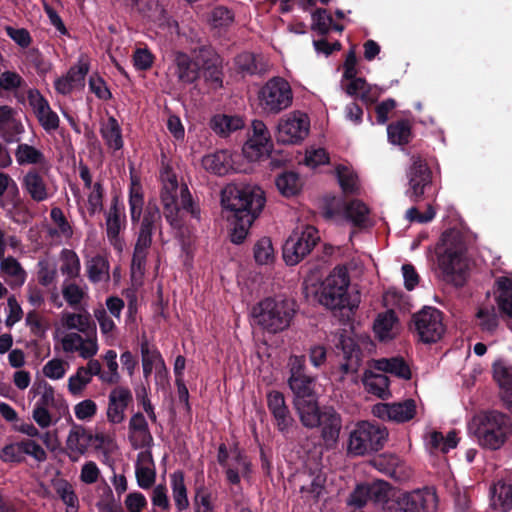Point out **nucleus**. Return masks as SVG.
I'll use <instances>...</instances> for the list:
<instances>
[{"label":"nucleus","instance_id":"obj_1","mask_svg":"<svg viewBox=\"0 0 512 512\" xmlns=\"http://www.w3.org/2000/svg\"><path fill=\"white\" fill-rule=\"evenodd\" d=\"M128 205L131 223L138 226L131 268L143 274L153 234L162 228V215L155 199H149L145 204L142 185L136 178L131 179Z\"/></svg>","mask_w":512,"mask_h":512},{"label":"nucleus","instance_id":"obj_2","mask_svg":"<svg viewBox=\"0 0 512 512\" xmlns=\"http://www.w3.org/2000/svg\"><path fill=\"white\" fill-rule=\"evenodd\" d=\"M266 203L264 191L258 186L230 185L222 191L221 204L231 225V241L241 244Z\"/></svg>","mask_w":512,"mask_h":512},{"label":"nucleus","instance_id":"obj_3","mask_svg":"<svg viewBox=\"0 0 512 512\" xmlns=\"http://www.w3.org/2000/svg\"><path fill=\"white\" fill-rule=\"evenodd\" d=\"M466 251V242L459 231L448 229L442 233L436 255L445 282L457 287L464 285L467 275Z\"/></svg>","mask_w":512,"mask_h":512},{"label":"nucleus","instance_id":"obj_4","mask_svg":"<svg viewBox=\"0 0 512 512\" xmlns=\"http://www.w3.org/2000/svg\"><path fill=\"white\" fill-rule=\"evenodd\" d=\"M470 430L481 447L494 451L503 447L512 434V420L497 410L484 411L473 417Z\"/></svg>","mask_w":512,"mask_h":512},{"label":"nucleus","instance_id":"obj_5","mask_svg":"<svg viewBox=\"0 0 512 512\" xmlns=\"http://www.w3.org/2000/svg\"><path fill=\"white\" fill-rule=\"evenodd\" d=\"M295 303L287 299L267 297L252 308L254 322L269 333L276 334L289 328L295 316Z\"/></svg>","mask_w":512,"mask_h":512},{"label":"nucleus","instance_id":"obj_6","mask_svg":"<svg viewBox=\"0 0 512 512\" xmlns=\"http://www.w3.org/2000/svg\"><path fill=\"white\" fill-rule=\"evenodd\" d=\"M349 285L350 276L347 268L336 266L321 284L320 304L331 310L348 308L353 311L358 304L350 298Z\"/></svg>","mask_w":512,"mask_h":512},{"label":"nucleus","instance_id":"obj_7","mask_svg":"<svg viewBox=\"0 0 512 512\" xmlns=\"http://www.w3.org/2000/svg\"><path fill=\"white\" fill-rule=\"evenodd\" d=\"M388 437L385 427L368 421L358 422L350 432L347 451L353 456H364L381 450Z\"/></svg>","mask_w":512,"mask_h":512},{"label":"nucleus","instance_id":"obj_8","mask_svg":"<svg viewBox=\"0 0 512 512\" xmlns=\"http://www.w3.org/2000/svg\"><path fill=\"white\" fill-rule=\"evenodd\" d=\"M259 106L266 114H278L289 108L293 101L292 88L282 77L269 79L258 92Z\"/></svg>","mask_w":512,"mask_h":512},{"label":"nucleus","instance_id":"obj_9","mask_svg":"<svg viewBox=\"0 0 512 512\" xmlns=\"http://www.w3.org/2000/svg\"><path fill=\"white\" fill-rule=\"evenodd\" d=\"M319 242V231L314 226L306 225L301 230L297 229L283 245V260L289 266L297 265L313 251Z\"/></svg>","mask_w":512,"mask_h":512},{"label":"nucleus","instance_id":"obj_10","mask_svg":"<svg viewBox=\"0 0 512 512\" xmlns=\"http://www.w3.org/2000/svg\"><path fill=\"white\" fill-rule=\"evenodd\" d=\"M217 461L224 469L226 480L231 485H239L241 476L248 478L252 473V464L238 443L228 449L225 443L218 446Z\"/></svg>","mask_w":512,"mask_h":512},{"label":"nucleus","instance_id":"obj_11","mask_svg":"<svg viewBox=\"0 0 512 512\" xmlns=\"http://www.w3.org/2000/svg\"><path fill=\"white\" fill-rule=\"evenodd\" d=\"M407 171L409 188L406 195L412 202H419L429 196L433 189V173L427 161L419 155L411 157Z\"/></svg>","mask_w":512,"mask_h":512},{"label":"nucleus","instance_id":"obj_12","mask_svg":"<svg viewBox=\"0 0 512 512\" xmlns=\"http://www.w3.org/2000/svg\"><path fill=\"white\" fill-rule=\"evenodd\" d=\"M410 329L417 333L421 342L436 343L445 333L443 313L435 307L424 306L413 314Z\"/></svg>","mask_w":512,"mask_h":512},{"label":"nucleus","instance_id":"obj_13","mask_svg":"<svg viewBox=\"0 0 512 512\" xmlns=\"http://www.w3.org/2000/svg\"><path fill=\"white\" fill-rule=\"evenodd\" d=\"M288 386L293 393V401L317 396L314 377L306 373L304 356H291L288 362Z\"/></svg>","mask_w":512,"mask_h":512},{"label":"nucleus","instance_id":"obj_14","mask_svg":"<svg viewBox=\"0 0 512 512\" xmlns=\"http://www.w3.org/2000/svg\"><path fill=\"white\" fill-rule=\"evenodd\" d=\"M310 120L305 113L294 111L280 119L276 139L282 144H297L309 133Z\"/></svg>","mask_w":512,"mask_h":512},{"label":"nucleus","instance_id":"obj_15","mask_svg":"<svg viewBox=\"0 0 512 512\" xmlns=\"http://www.w3.org/2000/svg\"><path fill=\"white\" fill-rule=\"evenodd\" d=\"M334 345L343 354L344 362L340 365L343 374L356 373L361 365L362 350L345 330L334 336Z\"/></svg>","mask_w":512,"mask_h":512},{"label":"nucleus","instance_id":"obj_16","mask_svg":"<svg viewBox=\"0 0 512 512\" xmlns=\"http://www.w3.org/2000/svg\"><path fill=\"white\" fill-rule=\"evenodd\" d=\"M27 99L45 131L50 132L59 128L60 120L58 115L51 109L49 102L38 89H29Z\"/></svg>","mask_w":512,"mask_h":512},{"label":"nucleus","instance_id":"obj_17","mask_svg":"<svg viewBox=\"0 0 512 512\" xmlns=\"http://www.w3.org/2000/svg\"><path fill=\"white\" fill-rule=\"evenodd\" d=\"M127 224L125 206L119 201L118 196L111 200L109 211L106 214V234L113 246L121 247L120 232Z\"/></svg>","mask_w":512,"mask_h":512},{"label":"nucleus","instance_id":"obj_18","mask_svg":"<svg viewBox=\"0 0 512 512\" xmlns=\"http://www.w3.org/2000/svg\"><path fill=\"white\" fill-rule=\"evenodd\" d=\"M133 402V395L128 387L117 386L108 396L107 420L120 424L125 420V410Z\"/></svg>","mask_w":512,"mask_h":512},{"label":"nucleus","instance_id":"obj_19","mask_svg":"<svg viewBox=\"0 0 512 512\" xmlns=\"http://www.w3.org/2000/svg\"><path fill=\"white\" fill-rule=\"evenodd\" d=\"M70 420L72 426L66 440V446L69 450L67 455L71 461L76 462L79 456L84 455L88 447L91 446L93 434L84 426L74 423L71 417Z\"/></svg>","mask_w":512,"mask_h":512},{"label":"nucleus","instance_id":"obj_20","mask_svg":"<svg viewBox=\"0 0 512 512\" xmlns=\"http://www.w3.org/2000/svg\"><path fill=\"white\" fill-rule=\"evenodd\" d=\"M182 85H190L200 78V64L187 53L176 52L170 68Z\"/></svg>","mask_w":512,"mask_h":512},{"label":"nucleus","instance_id":"obj_21","mask_svg":"<svg viewBox=\"0 0 512 512\" xmlns=\"http://www.w3.org/2000/svg\"><path fill=\"white\" fill-rule=\"evenodd\" d=\"M22 188L30 198L39 203L50 197L48 185L40 170L31 168L22 178Z\"/></svg>","mask_w":512,"mask_h":512},{"label":"nucleus","instance_id":"obj_22","mask_svg":"<svg viewBox=\"0 0 512 512\" xmlns=\"http://www.w3.org/2000/svg\"><path fill=\"white\" fill-rule=\"evenodd\" d=\"M493 378L500 387V397L504 407L512 412V365L504 361L493 364Z\"/></svg>","mask_w":512,"mask_h":512},{"label":"nucleus","instance_id":"obj_23","mask_svg":"<svg viewBox=\"0 0 512 512\" xmlns=\"http://www.w3.org/2000/svg\"><path fill=\"white\" fill-rule=\"evenodd\" d=\"M342 427L340 414L332 406H324L319 414V427L326 441H336Z\"/></svg>","mask_w":512,"mask_h":512},{"label":"nucleus","instance_id":"obj_24","mask_svg":"<svg viewBox=\"0 0 512 512\" xmlns=\"http://www.w3.org/2000/svg\"><path fill=\"white\" fill-rule=\"evenodd\" d=\"M293 405L304 427L309 429L319 427V414L322 408L318 404V395L300 401H293Z\"/></svg>","mask_w":512,"mask_h":512},{"label":"nucleus","instance_id":"obj_25","mask_svg":"<svg viewBox=\"0 0 512 512\" xmlns=\"http://www.w3.org/2000/svg\"><path fill=\"white\" fill-rule=\"evenodd\" d=\"M406 512H424L428 510L429 503L436 500L435 493L429 488L417 489L398 496Z\"/></svg>","mask_w":512,"mask_h":512},{"label":"nucleus","instance_id":"obj_26","mask_svg":"<svg viewBox=\"0 0 512 512\" xmlns=\"http://www.w3.org/2000/svg\"><path fill=\"white\" fill-rule=\"evenodd\" d=\"M491 506L501 512L512 510V478L498 480L490 489Z\"/></svg>","mask_w":512,"mask_h":512},{"label":"nucleus","instance_id":"obj_27","mask_svg":"<svg viewBox=\"0 0 512 512\" xmlns=\"http://www.w3.org/2000/svg\"><path fill=\"white\" fill-rule=\"evenodd\" d=\"M203 168L217 176H224L233 169V160L228 150H219L202 158Z\"/></svg>","mask_w":512,"mask_h":512},{"label":"nucleus","instance_id":"obj_28","mask_svg":"<svg viewBox=\"0 0 512 512\" xmlns=\"http://www.w3.org/2000/svg\"><path fill=\"white\" fill-rule=\"evenodd\" d=\"M209 126L219 137L226 138L233 132L243 129L245 123L238 115L217 114L211 118Z\"/></svg>","mask_w":512,"mask_h":512},{"label":"nucleus","instance_id":"obj_29","mask_svg":"<svg viewBox=\"0 0 512 512\" xmlns=\"http://www.w3.org/2000/svg\"><path fill=\"white\" fill-rule=\"evenodd\" d=\"M494 295L499 311L512 318V278L498 277L494 283Z\"/></svg>","mask_w":512,"mask_h":512},{"label":"nucleus","instance_id":"obj_30","mask_svg":"<svg viewBox=\"0 0 512 512\" xmlns=\"http://www.w3.org/2000/svg\"><path fill=\"white\" fill-rule=\"evenodd\" d=\"M62 345L65 352L79 351V354L84 359L92 358L98 352V344L94 341L86 342L78 333H68L62 339Z\"/></svg>","mask_w":512,"mask_h":512},{"label":"nucleus","instance_id":"obj_31","mask_svg":"<svg viewBox=\"0 0 512 512\" xmlns=\"http://www.w3.org/2000/svg\"><path fill=\"white\" fill-rule=\"evenodd\" d=\"M374 369L383 373H390L404 380H410L412 376L409 365L399 356L376 360Z\"/></svg>","mask_w":512,"mask_h":512},{"label":"nucleus","instance_id":"obj_32","mask_svg":"<svg viewBox=\"0 0 512 512\" xmlns=\"http://www.w3.org/2000/svg\"><path fill=\"white\" fill-rule=\"evenodd\" d=\"M363 384L369 393L381 399H388L391 395L389 390L390 380L383 373H375L371 370L366 371Z\"/></svg>","mask_w":512,"mask_h":512},{"label":"nucleus","instance_id":"obj_33","mask_svg":"<svg viewBox=\"0 0 512 512\" xmlns=\"http://www.w3.org/2000/svg\"><path fill=\"white\" fill-rule=\"evenodd\" d=\"M275 185L282 196L290 198L301 192L303 183L298 173L284 171L275 178Z\"/></svg>","mask_w":512,"mask_h":512},{"label":"nucleus","instance_id":"obj_34","mask_svg":"<svg viewBox=\"0 0 512 512\" xmlns=\"http://www.w3.org/2000/svg\"><path fill=\"white\" fill-rule=\"evenodd\" d=\"M100 134L109 148L115 151L123 148L122 129L114 116H110L107 122L101 125Z\"/></svg>","mask_w":512,"mask_h":512},{"label":"nucleus","instance_id":"obj_35","mask_svg":"<svg viewBox=\"0 0 512 512\" xmlns=\"http://www.w3.org/2000/svg\"><path fill=\"white\" fill-rule=\"evenodd\" d=\"M343 214L355 227L366 226L369 208L361 200L353 199L343 206Z\"/></svg>","mask_w":512,"mask_h":512},{"label":"nucleus","instance_id":"obj_36","mask_svg":"<svg viewBox=\"0 0 512 512\" xmlns=\"http://www.w3.org/2000/svg\"><path fill=\"white\" fill-rule=\"evenodd\" d=\"M387 135L390 143L406 145L412 137V126L409 120L400 119L387 126Z\"/></svg>","mask_w":512,"mask_h":512},{"label":"nucleus","instance_id":"obj_37","mask_svg":"<svg viewBox=\"0 0 512 512\" xmlns=\"http://www.w3.org/2000/svg\"><path fill=\"white\" fill-rule=\"evenodd\" d=\"M172 496L178 511L186 510L189 507L187 488L184 481V472L175 471L170 475Z\"/></svg>","mask_w":512,"mask_h":512},{"label":"nucleus","instance_id":"obj_38","mask_svg":"<svg viewBox=\"0 0 512 512\" xmlns=\"http://www.w3.org/2000/svg\"><path fill=\"white\" fill-rule=\"evenodd\" d=\"M273 149L272 142H262L255 139H248L243 145L244 156L251 162L261 161L269 157Z\"/></svg>","mask_w":512,"mask_h":512},{"label":"nucleus","instance_id":"obj_39","mask_svg":"<svg viewBox=\"0 0 512 512\" xmlns=\"http://www.w3.org/2000/svg\"><path fill=\"white\" fill-rule=\"evenodd\" d=\"M235 65L239 72L247 75L263 74L264 65L258 60V57L251 52H242L235 58Z\"/></svg>","mask_w":512,"mask_h":512},{"label":"nucleus","instance_id":"obj_40","mask_svg":"<svg viewBox=\"0 0 512 512\" xmlns=\"http://www.w3.org/2000/svg\"><path fill=\"white\" fill-rule=\"evenodd\" d=\"M166 176L163 177V187L160 192L162 206L170 207L177 203L178 199V181L176 175L168 169L165 171Z\"/></svg>","mask_w":512,"mask_h":512},{"label":"nucleus","instance_id":"obj_41","mask_svg":"<svg viewBox=\"0 0 512 512\" xmlns=\"http://www.w3.org/2000/svg\"><path fill=\"white\" fill-rule=\"evenodd\" d=\"M88 278L93 283L109 279V262L101 255L92 257L87 262Z\"/></svg>","mask_w":512,"mask_h":512},{"label":"nucleus","instance_id":"obj_42","mask_svg":"<svg viewBox=\"0 0 512 512\" xmlns=\"http://www.w3.org/2000/svg\"><path fill=\"white\" fill-rule=\"evenodd\" d=\"M15 157L19 165L27 164H42L45 162L44 154L26 143H21L17 146Z\"/></svg>","mask_w":512,"mask_h":512},{"label":"nucleus","instance_id":"obj_43","mask_svg":"<svg viewBox=\"0 0 512 512\" xmlns=\"http://www.w3.org/2000/svg\"><path fill=\"white\" fill-rule=\"evenodd\" d=\"M392 421L397 423L408 422L416 414V402L414 399H406L402 402L391 403Z\"/></svg>","mask_w":512,"mask_h":512},{"label":"nucleus","instance_id":"obj_44","mask_svg":"<svg viewBox=\"0 0 512 512\" xmlns=\"http://www.w3.org/2000/svg\"><path fill=\"white\" fill-rule=\"evenodd\" d=\"M253 254L255 262L259 265L273 263L275 255L271 239L269 237L259 239L253 247Z\"/></svg>","mask_w":512,"mask_h":512},{"label":"nucleus","instance_id":"obj_45","mask_svg":"<svg viewBox=\"0 0 512 512\" xmlns=\"http://www.w3.org/2000/svg\"><path fill=\"white\" fill-rule=\"evenodd\" d=\"M476 316L479 319V326L482 331L490 334L496 331L499 325V318L494 307H481Z\"/></svg>","mask_w":512,"mask_h":512},{"label":"nucleus","instance_id":"obj_46","mask_svg":"<svg viewBox=\"0 0 512 512\" xmlns=\"http://www.w3.org/2000/svg\"><path fill=\"white\" fill-rule=\"evenodd\" d=\"M140 352H141V358L142 363L149 362L153 366L155 364H160L162 368L165 369V362L164 359L158 350V348L155 345H150L147 337L145 334L142 335L141 341H140Z\"/></svg>","mask_w":512,"mask_h":512},{"label":"nucleus","instance_id":"obj_47","mask_svg":"<svg viewBox=\"0 0 512 512\" xmlns=\"http://www.w3.org/2000/svg\"><path fill=\"white\" fill-rule=\"evenodd\" d=\"M311 29L321 36H325L330 31L332 25V16L327 9L318 8L312 13Z\"/></svg>","mask_w":512,"mask_h":512},{"label":"nucleus","instance_id":"obj_48","mask_svg":"<svg viewBox=\"0 0 512 512\" xmlns=\"http://www.w3.org/2000/svg\"><path fill=\"white\" fill-rule=\"evenodd\" d=\"M368 492L370 495V502L376 505H381L382 507L389 499V491L390 485L389 483L378 480L371 484H368Z\"/></svg>","mask_w":512,"mask_h":512},{"label":"nucleus","instance_id":"obj_49","mask_svg":"<svg viewBox=\"0 0 512 512\" xmlns=\"http://www.w3.org/2000/svg\"><path fill=\"white\" fill-rule=\"evenodd\" d=\"M0 459L5 463H21L25 460L23 440L5 445L0 450Z\"/></svg>","mask_w":512,"mask_h":512},{"label":"nucleus","instance_id":"obj_50","mask_svg":"<svg viewBox=\"0 0 512 512\" xmlns=\"http://www.w3.org/2000/svg\"><path fill=\"white\" fill-rule=\"evenodd\" d=\"M194 505L195 512H214L212 494L204 485H200L196 488Z\"/></svg>","mask_w":512,"mask_h":512},{"label":"nucleus","instance_id":"obj_51","mask_svg":"<svg viewBox=\"0 0 512 512\" xmlns=\"http://www.w3.org/2000/svg\"><path fill=\"white\" fill-rule=\"evenodd\" d=\"M2 208L9 210L21 209L24 202L20 197L19 188L14 180L9 184V188L5 192V199L1 201Z\"/></svg>","mask_w":512,"mask_h":512},{"label":"nucleus","instance_id":"obj_52","mask_svg":"<svg viewBox=\"0 0 512 512\" xmlns=\"http://www.w3.org/2000/svg\"><path fill=\"white\" fill-rule=\"evenodd\" d=\"M337 178L341 189L345 193H354L357 190V176L348 170L345 166L336 168Z\"/></svg>","mask_w":512,"mask_h":512},{"label":"nucleus","instance_id":"obj_53","mask_svg":"<svg viewBox=\"0 0 512 512\" xmlns=\"http://www.w3.org/2000/svg\"><path fill=\"white\" fill-rule=\"evenodd\" d=\"M132 59L136 70L147 71L152 67L155 56L148 48H137Z\"/></svg>","mask_w":512,"mask_h":512},{"label":"nucleus","instance_id":"obj_54","mask_svg":"<svg viewBox=\"0 0 512 512\" xmlns=\"http://www.w3.org/2000/svg\"><path fill=\"white\" fill-rule=\"evenodd\" d=\"M27 59L39 76H45L51 70V63L45 60L38 48L29 49L27 51Z\"/></svg>","mask_w":512,"mask_h":512},{"label":"nucleus","instance_id":"obj_55","mask_svg":"<svg viewBox=\"0 0 512 512\" xmlns=\"http://www.w3.org/2000/svg\"><path fill=\"white\" fill-rule=\"evenodd\" d=\"M272 417L275 427L283 435L289 433L295 422L288 407L272 414Z\"/></svg>","mask_w":512,"mask_h":512},{"label":"nucleus","instance_id":"obj_56","mask_svg":"<svg viewBox=\"0 0 512 512\" xmlns=\"http://www.w3.org/2000/svg\"><path fill=\"white\" fill-rule=\"evenodd\" d=\"M76 329L86 336V342L94 341L97 343V329L95 322L89 314H80Z\"/></svg>","mask_w":512,"mask_h":512},{"label":"nucleus","instance_id":"obj_57","mask_svg":"<svg viewBox=\"0 0 512 512\" xmlns=\"http://www.w3.org/2000/svg\"><path fill=\"white\" fill-rule=\"evenodd\" d=\"M135 475L137 483L142 489H149L155 483L156 472L150 467L142 466L137 463L135 467Z\"/></svg>","mask_w":512,"mask_h":512},{"label":"nucleus","instance_id":"obj_58","mask_svg":"<svg viewBox=\"0 0 512 512\" xmlns=\"http://www.w3.org/2000/svg\"><path fill=\"white\" fill-rule=\"evenodd\" d=\"M84 367H79L75 375L68 380V390L72 395H79L91 382V378L84 374Z\"/></svg>","mask_w":512,"mask_h":512},{"label":"nucleus","instance_id":"obj_59","mask_svg":"<svg viewBox=\"0 0 512 512\" xmlns=\"http://www.w3.org/2000/svg\"><path fill=\"white\" fill-rule=\"evenodd\" d=\"M65 254V262L61 267L63 273L69 277L74 278L79 275L80 272V260L77 254L72 250H63Z\"/></svg>","mask_w":512,"mask_h":512},{"label":"nucleus","instance_id":"obj_60","mask_svg":"<svg viewBox=\"0 0 512 512\" xmlns=\"http://www.w3.org/2000/svg\"><path fill=\"white\" fill-rule=\"evenodd\" d=\"M89 89L92 93L95 94L97 98L100 100H110L112 98V93L108 88L104 79L100 76H91L89 79Z\"/></svg>","mask_w":512,"mask_h":512},{"label":"nucleus","instance_id":"obj_61","mask_svg":"<svg viewBox=\"0 0 512 512\" xmlns=\"http://www.w3.org/2000/svg\"><path fill=\"white\" fill-rule=\"evenodd\" d=\"M5 31L7 36H9L21 48H28L32 43V37L29 31L25 28L6 26Z\"/></svg>","mask_w":512,"mask_h":512},{"label":"nucleus","instance_id":"obj_62","mask_svg":"<svg viewBox=\"0 0 512 512\" xmlns=\"http://www.w3.org/2000/svg\"><path fill=\"white\" fill-rule=\"evenodd\" d=\"M0 269L4 274L8 276L15 278L21 277V282L24 281L25 271L21 267L20 263L14 257H3L0 264Z\"/></svg>","mask_w":512,"mask_h":512},{"label":"nucleus","instance_id":"obj_63","mask_svg":"<svg viewBox=\"0 0 512 512\" xmlns=\"http://www.w3.org/2000/svg\"><path fill=\"white\" fill-rule=\"evenodd\" d=\"M65 364L63 360L54 358L44 365L43 374L53 380L61 379L66 373Z\"/></svg>","mask_w":512,"mask_h":512},{"label":"nucleus","instance_id":"obj_64","mask_svg":"<svg viewBox=\"0 0 512 512\" xmlns=\"http://www.w3.org/2000/svg\"><path fill=\"white\" fill-rule=\"evenodd\" d=\"M97 507L101 512H124L122 506L115 503L113 492L109 486H106L105 496L97 503Z\"/></svg>","mask_w":512,"mask_h":512}]
</instances>
